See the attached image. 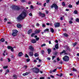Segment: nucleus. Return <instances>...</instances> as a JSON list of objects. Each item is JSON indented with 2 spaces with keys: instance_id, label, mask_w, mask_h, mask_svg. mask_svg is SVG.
Returning <instances> with one entry per match:
<instances>
[{
  "instance_id": "5fc2aeb1",
  "label": "nucleus",
  "mask_w": 79,
  "mask_h": 79,
  "mask_svg": "<svg viewBox=\"0 0 79 79\" xmlns=\"http://www.w3.org/2000/svg\"><path fill=\"white\" fill-rule=\"evenodd\" d=\"M7 60H8V62H10L11 61V60L10 58H8Z\"/></svg>"
},
{
  "instance_id": "20e7f679",
  "label": "nucleus",
  "mask_w": 79,
  "mask_h": 79,
  "mask_svg": "<svg viewBox=\"0 0 79 79\" xmlns=\"http://www.w3.org/2000/svg\"><path fill=\"white\" fill-rule=\"evenodd\" d=\"M50 7L51 8H53L54 7L55 10H58V6L56 3L53 4Z\"/></svg>"
},
{
  "instance_id": "49530a36",
  "label": "nucleus",
  "mask_w": 79,
  "mask_h": 79,
  "mask_svg": "<svg viewBox=\"0 0 79 79\" xmlns=\"http://www.w3.org/2000/svg\"><path fill=\"white\" fill-rule=\"evenodd\" d=\"M56 71V69H55L52 71V72H53L54 73H55V71Z\"/></svg>"
},
{
  "instance_id": "4c0bfd02",
  "label": "nucleus",
  "mask_w": 79,
  "mask_h": 79,
  "mask_svg": "<svg viewBox=\"0 0 79 79\" xmlns=\"http://www.w3.org/2000/svg\"><path fill=\"white\" fill-rule=\"evenodd\" d=\"M69 8H72V7H73V5H71V4H69Z\"/></svg>"
},
{
  "instance_id": "58836bf2",
  "label": "nucleus",
  "mask_w": 79,
  "mask_h": 79,
  "mask_svg": "<svg viewBox=\"0 0 79 79\" xmlns=\"http://www.w3.org/2000/svg\"><path fill=\"white\" fill-rule=\"evenodd\" d=\"M46 2L47 3H50V0H46Z\"/></svg>"
},
{
  "instance_id": "79ce46f5",
  "label": "nucleus",
  "mask_w": 79,
  "mask_h": 79,
  "mask_svg": "<svg viewBox=\"0 0 79 79\" xmlns=\"http://www.w3.org/2000/svg\"><path fill=\"white\" fill-rule=\"evenodd\" d=\"M76 22H78L79 21V18H77L76 20Z\"/></svg>"
},
{
  "instance_id": "423d86ee",
  "label": "nucleus",
  "mask_w": 79,
  "mask_h": 79,
  "mask_svg": "<svg viewBox=\"0 0 79 79\" xmlns=\"http://www.w3.org/2000/svg\"><path fill=\"white\" fill-rule=\"evenodd\" d=\"M12 8L13 9H15V10L16 9V10H17V11L20 10V8L19 7L17 6H15V5H14L12 6Z\"/></svg>"
},
{
  "instance_id": "72a5a7b5",
  "label": "nucleus",
  "mask_w": 79,
  "mask_h": 79,
  "mask_svg": "<svg viewBox=\"0 0 79 79\" xmlns=\"http://www.w3.org/2000/svg\"><path fill=\"white\" fill-rule=\"evenodd\" d=\"M53 55H55L56 56V55H57V52H54V53L53 54Z\"/></svg>"
},
{
  "instance_id": "69168bd1",
  "label": "nucleus",
  "mask_w": 79,
  "mask_h": 79,
  "mask_svg": "<svg viewBox=\"0 0 79 79\" xmlns=\"http://www.w3.org/2000/svg\"><path fill=\"white\" fill-rule=\"evenodd\" d=\"M0 60L1 61H3V59L2 58H1L0 59Z\"/></svg>"
},
{
  "instance_id": "09e8293b",
  "label": "nucleus",
  "mask_w": 79,
  "mask_h": 79,
  "mask_svg": "<svg viewBox=\"0 0 79 79\" xmlns=\"http://www.w3.org/2000/svg\"><path fill=\"white\" fill-rule=\"evenodd\" d=\"M42 27H46L45 25V24L43 23L42 24Z\"/></svg>"
},
{
  "instance_id": "5701e85b",
  "label": "nucleus",
  "mask_w": 79,
  "mask_h": 79,
  "mask_svg": "<svg viewBox=\"0 0 79 79\" xmlns=\"http://www.w3.org/2000/svg\"><path fill=\"white\" fill-rule=\"evenodd\" d=\"M50 31L52 33H53V32H54V29L52 28H50Z\"/></svg>"
},
{
  "instance_id": "c9c22d12",
  "label": "nucleus",
  "mask_w": 79,
  "mask_h": 79,
  "mask_svg": "<svg viewBox=\"0 0 79 79\" xmlns=\"http://www.w3.org/2000/svg\"><path fill=\"white\" fill-rule=\"evenodd\" d=\"M62 5L64 6H65L66 4H65V3H64V2H62Z\"/></svg>"
},
{
  "instance_id": "6e6d98bb",
  "label": "nucleus",
  "mask_w": 79,
  "mask_h": 79,
  "mask_svg": "<svg viewBox=\"0 0 79 79\" xmlns=\"http://www.w3.org/2000/svg\"><path fill=\"white\" fill-rule=\"evenodd\" d=\"M63 76V73H60V74L59 75V76L60 77H61V76Z\"/></svg>"
},
{
  "instance_id": "c03bdc74",
  "label": "nucleus",
  "mask_w": 79,
  "mask_h": 79,
  "mask_svg": "<svg viewBox=\"0 0 79 79\" xmlns=\"http://www.w3.org/2000/svg\"><path fill=\"white\" fill-rule=\"evenodd\" d=\"M13 77H15V78H17V76H16L15 75H14V76H13Z\"/></svg>"
},
{
  "instance_id": "6ab92c4d",
  "label": "nucleus",
  "mask_w": 79,
  "mask_h": 79,
  "mask_svg": "<svg viewBox=\"0 0 79 79\" xmlns=\"http://www.w3.org/2000/svg\"><path fill=\"white\" fill-rule=\"evenodd\" d=\"M55 48H56V49H58V48H59V46H58V44H57L55 45Z\"/></svg>"
},
{
  "instance_id": "dca6fc26",
  "label": "nucleus",
  "mask_w": 79,
  "mask_h": 79,
  "mask_svg": "<svg viewBox=\"0 0 79 79\" xmlns=\"http://www.w3.org/2000/svg\"><path fill=\"white\" fill-rule=\"evenodd\" d=\"M32 43L33 44H35V43H36V41L35 40V39H33L31 41Z\"/></svg>"
},
{
  "instance_id": "8fccbe9b",
  "label": "nucleus",
  "mask_w": 79,
  "mask_h": 79,
  "mask_svg": "<svg viewBox=\"0 0 79 79\" xmlns=\"http://www.w3.org/2000/svg\"><path fill=\"white\" fill-rule=\"evenodd\" d=\"M40 79H45V77H40Z\"/></svg>"
},
{
  "instance_id": "603ef678",
  "label": "nucleus",
  "mask_w": 79,
  "mask_h": 79,
  "mask_svg": "<svg viewBox=\"0 0 79 79\" xmlns=\"http://www.w3.org/2000/svg\"><path fill=\"white\" fill-rule=\"evenodd\" d=\"M79 0L77 2H76V4L77 5H79Z\"/></svg>"
},
{
  "instance_id": "c756f323",
  "label": "nucleus",
  "mask_w": 79,
  "mask_h": 79,
  "mask_svg": "<svg viewBox=\"0 0 79 79\" xmlns=\"http://www.w3.org/2000/svg\"><path fill=\"white\" fill-rule=\"evenodd\" d=\"M46 46V44H42L41 46V47H44V46Z\"/></svg>"
},
{
  "instance_id": "0eeeda50",
  "label": "nucleus",
  "mask_w": 79,
  "mask_h": 79,
  "mask_svg": "<svg viewBox=\"0 0 79 79\" xmlns=\"http://www.w3.org/2000/svg\"><path fill=\"white\" fill-rule=\"evenodd\" d=\"M39 15L40 16H41L42 18L45 17V14L44 13H42L40 12L39 13Z\"/></svg>"
},
{
  "instance_id": "7ed1b4c3",
  "label": "nucleus",
  "mask_w": 79,
  "mask_h": 79,
  "mask_svg": "<svg viewBox=\"0 0 79 79\" xmlns=\"http://www.w3.org/2000/svg\"><path fill=\"white\" fill-rule=\"evenodd\" d=\"M18 31L16 30H12V35L13 36V37H15V36H16L18 34Z\"/></svg>"
},
{
  "instance_id": "a211bd4d",
  "label": "nucleus",
  "mask_w": 79,
  "mask_h": 79,
  "mask_svg": "<svg viewBox=\"0 0 79 79\" xmlns=\"http://www.w3.org/2000/svg\"><path fill=\"white\" fill-rule=\"evenodd\" d=\"M5 73L4 74L5 75H6L7 74V73H10V71L9 70V69H7L6 71H5Z\"/></svg>"
},
{
  "instance_id": "bf43d9fd",
  "label": "nucleus",
  "mask_w": 79,
  "mask_h": 79,
  "mask_svg": "<svg viewBox=\"0 0 79 79\" xmlns=\"http://www.w3.org/2000/svg\"><path fill=\"white\" fill-rule=\"evenodd\" d=\"M25 2V0H21V2Z\"/></svg>"
},
{
  "instance_id": "0e129e2a",
  "label": "nucleus",
  "mask_w": 79,
  "mask_h": 79,
  "mask_svg": "<svg viewBox=\"0 0 79 79\" xmlns=\"http://www.w3.org/2000/svg\"><path fill=\"white\" fill-rule=\"evenodd\" d=\"M46 3H45L44 4V6H46Z\"/></svg>"
},
{
  "instance_id": "f257e3e1",
  "label": "nucleus",
  "mask_w": 79,
  "mask_h": 79,
  "mask_svg": "<svg viewBox=\"0 0 79 79\" xmlns=\"http://www.w3.org/2000/svg\"><path fill=\"white\" fill-rule=\"evenodd\" d=\"M27 15V14L25 12H23L22 13L19 15L17 18V20L19 22L21 21L22 19H24L25 17H26Z\"/></svg>"
},
{
  "instance_id": "de8ad7c7",
  "label": "nucleus",
  "mask_w": 79,
  "mask_h": 79,
  "mask_svg": "<svg viewBox=\"0 0 79 79\" xmlns=\"http://www.w3.org/2000/svg\"><path fill=\"white\" fill-rule=\"evenodd\" d=\"M5 52H6V51H4V53L3 54V56H5Z\"/></svg>"
},
{
  "instance_id": "bb28decb",
  "label": "nucleus",
  "mask_w": 79,
  "mask_h": 79,
  "mask_svg": "<svg viewBox=\"0 0 79 79\" xmlns=\"http://www.w3.org/2000/svg\"><path fill=\"white\" fill-rule=\"evenodd\" d=\"M73 13L75 15H77V14H78V13H77V11L76 10L74 11Z\"/></svg>"
},
{
  "instance_id": "052dcab7",
  "label": "nucleus",
  "mask_w": 79,
  "mask_h": 79,
  "mask_svg": "<svg viewBox=\"0 0 79 79\" xmlns=\"http://www.w3.org/2000/svg\"><path fill=\"white\" fill-rule=\"evenodd\" d=\"M57 61H60V59L59 58V57H58L57 59Z\"/></svg>"
},
{
  "instance_id": "aec40b11",
  "label": "nucleus",
  "mask_w": 79,
  "mask_h": 79,
  "mask_svg": "<svg viewBox=\"0 0 79 79\" xmlns=\"http://www.w3.org/2000/svg\"><path fill=\"white\" fill-rule=\"evenodd\" d=\"M67 50L69 51V52H71V49H70V48L69 47V46H68L66 48Z\"/></svg>"
},
{
  "instance_id": "680f3d73",
  "label": "nucleus",
  "mask_w": 79,
  "mask_h": 79,
  "mask_svg": "<svg viewBox=\"0 0 79 79\" xmlns=\"http://www.w3.org/2000/svg\"><path fill=\"white\" fill-rule=\"evenodd\" d=\"M34 63H36V62H37V60H34Z\"/></svg>"
},
{
  "instance_id": "b1692460",
  "label": "nucleus",
  "mask_w": 79,
  "mask_h": 79,
  "mask_svg": "<svg viewBox=\"0 0 79 79\" xmlns=\"http://www.w3.org/2000/svg\"><path fill=\"white\" fill-rule=\"evenodd\" d=\"M44 32H49V29L46 28L44 31Z\"/></svg>"
},
{
  "instance_id": "412c9836",
  "label": "nucleus",
  "mask_w": 79,
  "mask_h": 79,
  "mask_svg": "<svg viewBox=\"0 0 79 79\" xmlns=\"http://www.w3.org/2000/svg\"><path fill=\"white\" fill-rule=\"evenodd\" d=\"M28 74H29V73L27 72L25 73H23V75L24 76H27Z\"/></svg>"
},
{
  "instance_id": "a18cd8bd",
  "label": "nucleus",
  "mask_w": 79,
  "mask_h": 79,
  "mask_svg": "<svg viewBox=\"0 0 79 79\" xmlns=\"http://www.w3.org/2000/svg\"><path fill=\"white\" fill-rule=\"evenodd\" d=\"M30 61V59L29 58L27 59V62H29Z\"/></svg>"
},
{
  "instance_id": "4d7b16f0",
  "label": "nucleus",
  "mask_w": 79,
  "mask_h": 79,
  "mask_svg": "<svg viewBox=\"0 0 79 79\" xmlns=\"http://www.w3.org/2000/svg\"><path fill=\"white\" fill-rule=\"evenodd\" d=\"M55 57H56L55 56H53L52 57V60H53V59H54V58H55Z\"/></svg>"
},
{
  "instance_id": "6e6552de",
  "label": "nucleus",
  "mask_w": 79,
  "mask_h": 79,
  "mask_svg": "<svg viewBox=\"0 0 79 79\" xmlns=\"http://www.w3.org/2000/svg\"><path fill=\"white\" fill-rule=\"evenodd\" d=\"M8 49H10L11 52H14V49H13V48L12 46H8L7 47Z\"/></svg>"
},
{
  "instance_id": "4468645a",
  "label": "nucleus",
  "mask_w": 79,
  "mask_h": 79,
  "mask_svg": "<svg viewBox=\"0 0 79 79\" xmlns=\"http://www.w3.org/2000/svg\"><path fill=\"white\" fill-rule=\"evenodd\" d=\"M32 29H31L30 30H29L28 31V34H30L31 33H32Z\"/></svg>"
},
{
  "instance_id": "e2e57ef3",
  "label": "nucleus",
  "mask_w": 79,
  "mask_h": 79,
  "mask_svg": "<svg viewBox=\"0 0 79 79\" xmlns=\"http://www.w3.org/2000/svg\"><path fill=\"white\" fill-rule=\"evenodd\" d=\"M50 77L52 78H54V76H53L52 75H50Z\"/></svg>"
},
{
  "instance_id": "cd10ccee",
  "label": "nucleus",
  "mask_w": 79,
  "mask_h": 79,
  "mask_svg": "<svg viewBox=\"0 0 79 79\" xmlns=\"http://www.w3.org/2000/svg\"><path fill=\"white\" fill-rule=\"evenodd\" d=\"M34 55L35 57H38L39 56V54L37 53H35Z\"/></svg>"
},
{
  "instance_id": "2eb2a0df",
  "label": "nucleus",
  "mask_w": 79,
  "mask_h": 79,
  "mask_svg": "<svg viewBox=\"0 0 79 79\" xmlns=\"http://www.w3.org/2000/svg\"><path fill=\"white\" fill-rule=\"evenodd\" d=\"M23 55V53L22 52H20L18 53V55L19 57L21 56L22 55Z\"/></svg>"
},
{
  "instance_id": "774afa93",
  "label": "nucleus",
  "mask_w": 79,
  "mask_h": 79,
  "mask_svg": "<svg viewBox=\"0 0 79 79\" xmlns=\"http://www.w3.org/2000/svg\"><path fill=\"white\" fill-rule=\"evenodd\" d=\"M69 75L70 76H73V74L72 73H69Z\"/></svg>"
},
{
  "instance_id": "864d4df0",
  "label": "nucleus",
  "mask_w": 79,
  "mask_h": 79,
  "mask_svg": "<svg viewBox=\"0 0 79 79\" xmlns=\"http://www.w3.org/2000/svg\"><path fill=\"white\" fill-rule=\"evenodd\" d=\"M76 43H74L73 44V46L74 47L75 45H76Z\"/></svg>"
},
{
  "instance_id": "3c124183",
  "label": "nucleus",
  "mask_w": 79,
  "mask_h": 79,
  "mask_svg": "<svg viewBox=\"0 0 79 79\" xmlns=\"http://www.w3.org/2000/svg\"><path fill=\"white\" fill-rule=\"evenodd\" d=\"M73 71L76 72L77 71V70L76 69H73Z\"/></svg>"
},
{
  "instance_id": "473e14b6",
  "label": "nucleus",
  "mask_w": 79,
  "mask_h": 79,
  "mask_svg": "<svg viewBox=\"0 0 79 79\" xmlns=\"http://www.w3.org/2000/svg\"><path fill=\"white\" fill-rule=\"evenodd\" d=\"M36 4H37V5H42V4H42V3H39V2H37V3H36Z\"/></svg>"
},
{
  "instance_id": "f3484780",
  "label": "nucleus",
  "mask_w": 79,
  "mask_h": 79,
  "mask_svg": "<svg viewBox=\"0 0 79 79\" xmlns=\"http://www.w3.org/2000/svg\"><path fill=\"white\" fill-rule=\"evenodd\" d=\"M40 30H35V34H39V33H40Z\"/></svg>"
},
{
  "instance_id": "f8f14e48",
  "label": "nucleus",
  "mask_w": 79,
  "mask_h": 79,
  "mask_svg": "<svg viewBox=\"0 0 79 79\" xmlns=\"http://www.w3.org/2000/svg\"><path fill=\"white\" fill-rule=\"evenodd\" d=\"M29 55L30 56H32L34 55V53L33 52H29Z\"/></svg>"
},
{
  "instance_id": "9b49d317",
  "label": "nucleus",
  "mask_w": 79,
  "mask_h": 79,
  "mask_svg": "<svg viewBox=\"0 0 79 79\" xmlns=\"http://www.w3.org/2000/svg\"><path fill=\"white\" fill-rule=\"evenodd\" d=\"M29 49L32 52H33L34 50V48H33L32 46H30L29 48Z\"/></svg>"
},
{
  "instance_id": "a19ab883",
  "label": "nucleus",
  "mask_w": 79,
  "mask_h": 79,
  "mask_svg": "<svg viewBox=\"0 0 79 79\" xmlns=\"http://www.w3.org/2000/svg\"><path fill=\"white\" fill-rule=\"evenodd\" d=\"M29 16H32V13H30L29 14Z\"/></svg>"
},
{
  "instance_id": "c85d7f7f",
  "label": "nucleus",
  "mask_w": 79,
  "mask_h": 79,
  "mask_svg": "<svg viewBox=\"0 0 79 79\" xmlns=\"http://www.w3.org/2000/svg\"><path fill=\"white\" fill-rule=\"evenodd\" d=\"M1 41L2 42H5V39L4 38H2L1 39Z\"/></svg>"
},
{
  "instance_id": "37998d69",
  "label": "nucleus",
  "mask_w": 79,
  "mask_h": 79,
  "mask_svg": "<svg viewBox=\"0 0 79 79\" xmlns=\"http://www.w3.org/2000/svg\"><path fill=\"white\" fill-rule=\"evenodd\" d=\"M69 24H72L73 21H72V20H70L69 21Z\"/></svg>"
},
{
  "instance_id": "a878e982",
  "label": "nucleus",
  "mask_w": 79,
  "mask_h": 79,
  "mask_svg": "<svg viewBox=\"0 0 79 79\" xmlns=\"http://www.w3.org/2000/svg\"><path fill=\"white\" fill-rule=\"evenodd\" d=\"M35 35V33H32V34L31 35V37H33L34 35Z\"/></svg>"
},
{
  "instance_id": "13d9d810",
  "label": "nucleus",
  "mask_w": 79,
  "mask_h": 79,
  "mask_svg": "<svg viewBox=\"0 0 79 79\" xmlns=\"http://www.w3.org/2000/svg\"><path fill=\"white\" fill-rule=\"evenodd\" d=\"M57 68H58V69H61V68H62V67H57Z\"/></svg>"
},
{
  "instance_id": "4be33fe9",
  "label": "nucleus",
  "mask_w": 79,
  "mask_h": 79,
  "mask_svg": "<svg viewBox=\"0 0 79 79\" xmlns=\"http://www.w3.org/2000/svg\"><path fill=\"white\" fill-rule=\"evenodd\" d=\"M51 49L50 48H49L48 49V55H49V54H50V53L51 52Z\"/></svg>"
},
{
  "instance_id": "39448f33",
  "label": "nucleus",
  "mask_w": 79,
  "mask_h": 79,
  "mask_svg": "<svg viewBox=\"0 0 79 79\" xmlns=\"http://www.w3.org/2000/svg\"><path fill=\"white\" fill-rule=\"evenodd\" d=\"M63 60L64 61H69V57L67 56H65L63 58Z\"/></svg>"
},
{
  "instance_id": "1a4fd4ad",
  "label": "nucleus",
  "mask_w": 79,
  "mask_h": 79,
  "mask_svg": "<svg viewBox=\"0 0 79 79\" xmlns=\"http://www.w3.org/2000/svg\"><path fill=\"white\" fill-rule=\"evenodd\" d=\"M63 53H64L65 55H68V53L66 52V50H63L62 52L60 53V55H61V54H63Z\"/></svg>"
},
{
  "instance_id": "ea45409f",
  "label": "nucleus",
  "mask_w": 79,
  "mask_h": 79,
  "mask_svg": "<svg viewBox=\"0 0 79 79\" xmlns=\"http://www.w3.org/2000/svg\"><path fill=\"white\" fill-rule=\"evenodd\" d=\"M30 8H31V9H33V8H34V6L32 5L30 6Z\"/></svg>"
},
{
  "instance_id": "f03ea898",
  "label": "nucleus",
  "mask_w": 79,
  "mask_h": 79,
  "mask_svg": "<svg viewBox=\"0 0 79 79\" xmlns=\"http://www.w3.org/2000/svg\"><path fill=\"white\" fill-rule=\"evenodd\" d=\"M31 70L36 74H38L39 73V69L38 68H36V67H35L34 68H32Z\"/></svg>"
},
{
  "instance_id": "2f4dec72",
  "label": "nucleus",
  "mask_w": 79,
  "mask_h": 79,
  "mask_svg": "<svg viewBox=\"0 0 79 79\" xmlns=\"http://www.w3.org/2000/svg\"><path fill=\"white\" fill-rule=\"evenodd\" d=\"M44 50H42L41 52V53L42 55H44Z\"/></svg>"
},
{
  "instance_id": "f704fd0d",
  "label": "nucleus",
  "mask_w": 79,
  "mask_h": 79,
  "mask_svg": "<svg viewBox=\"0 0 79 79\" xmlns=\"http://www.w3.org/2000/svg\"><path fill=\"white\" fill-rule=\"evenodd\" d=\"M39 39H40V38H39V37H37L35 39V40H36V41H38Z\"/></svg>"
},
{
  "instance_id": "7c9ffc66",
  "label": "nucleus",
  "mask_w": 79,
  "mask_h": 79,
  "mask_svg": "<svg viewBox=\"0 0 79 79\" xmlns=\"http://www.w3.org/2000/svg\"><path fill=\"white\" fill-rule=\"evenodd\" d=\"M25 57V58H29V56H28L27 54H26Z\"/></svg>"
},
{
  "instance_id": "393cba45",
  "label": "nucleus",
  "mask_w": 79,
  "mask_h": 79,
  "mask_svg": "<svg viewBox=\"0 0 79 79\" xmlns=\"http://www.w3.org/2000/svg\"><path fill=\"white\" fill-rule=\"evenodd\" d=\"M63 35L64 37H68V35L66 33H64Z\"/></svg>"
},
{
  "instance_id": "9d476101",
  "label": "nucleus",
  "mask_w": 79,
  "mask_h": 79,
  "mask_svg": "<svg viewBox=\"0 0 79 79\" xmlns=\"http://www.w3.org/2000/svg\"><path fill=\"white\" fill-rule=\"evenodd\" d=\"M54 26L55 27H59L60 26V23H55L54 24Z\"/></svg>"
},
{
  "instance_id": "338daca9",
  "label": "nucleus",
  "mask_w": 79,
  "mask_h": 79,
  "mask_svg": "<svg viewBox=\"0 0 79 79\" xmlns=\"http://www.w3.org/2000/svg\"><path fill=\"white\" fill-rule=\"evenodd\" d=\"M4 21H7V19L5 18L4 19Z\"/></svg>"
},
{
  "instance_id": "e433bc0d",
  "label": "nucleus",
  "mask_w": 79,
  "mask_h": 79,
  "mask_svg": "<svg viewBox=\"0 0 79 79\" xmlns=\"http://www.w3.org/2000/svg\"><path fill=\"white\" fill-rule=\"evenodd\" d=\"M8 68L7 66H4L3 67V68L4 69H6V68Z\"/></svg>"
},
{
  "instance_id": "ddd939ff",
  "label": "nucleus",
  "mask_w": 79,
  "mask_h": 79,
  "mask_svg": "<svg viewBox=\"0 0 79 79\" xmlns=\"http://www.w3.org/2000/svg\"><path fill=\"white\" fill-rule=\"evenodd\" d=\"M17 27L18 28H21L22 25L20 24H18L17 25Z\"/></svg>"
}]
</instances>
